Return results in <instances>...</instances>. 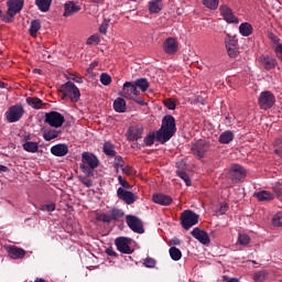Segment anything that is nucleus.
<instances>
[{
	"label": "nucleus",
	"mask_w": 282,
	"mask_h": 282,
	"mask_svg": "<svg viewBox=\"0 0 282 282\" xmlns=\"http://www.w3.org/2000/svg\"><path fill=\"white\" fill-rule=\"evenodd\" d=\"M176 131L175 118L171 115H166L162 119L161 128L156 131L158 142L165 144V142H169V140L175 135Z\"/></svg>",
	"instance_id": "nucleus-1"
},
{
	"label": "nucleus",
	"mask_w": 282,
	"mask_h": 282,
	"mask_svg": "<svg viewBox=\"0 0 282 282\" xmlns=\"http://www.w3.org/2000/svg\"><path fill=\"white\" fill-rule=\"evenodd\" d=\"M100 166V160L91 152L82 153V164L79 169L86 177H94V171Z\"/></svg>",
	"instance_id": "nucleus-2"
},
{
	"label": "nucleus",
	"mask_w": 282,
	"mask_h": 282,
	"mask_svg": "<svg viewBox=\"0 0 282 282\" xmlns=\"http://www.w3.org/2000/svg\"><path fill=\"white\" fill-rule=\"evenodd\" d=\"M59 91L63 100H65V98H69L72 102H78V100H80V90L72 82H66L62 85Z\"/></svg>",
	"instance_id": "nucleus-3"
},
{
	"label": "nucleus",
	"mask_w": 282,
	"mask_h": 282,
	"mask_svg": "<svg viewBox=\"0 0 282 282\" xmlns=\"http://www.w3.org/2000/svg\"><path fill=\"white\" fill-rule=\"evenodd\" d=\"M199 223V215L195 214L191 209H186L181 215V225L185 230H191L193 226Z\"/></svg>",
	"instance_id": "nucleus-4"
},
{
	"label": "nucleus",
	"mask_w": 282,
	"mask_h": 282,
	"mask_svg": "<svg viewBox=\"0 0 282 282\" xmlns=\"http://www.w3.org/2000/svg\"><path fill=\"white\" fill-rule=\"evenodd\" d=\"M275 102L276 98L274 97V94H272V91L270 90L262 91L258 99V105L260 109H263L264 111H268V109H272Z\"/></svg>",
	"instance_id": "nucleus-5"
},
{
	"label": "nucleus",
	"mask_w": 282,
	"mask_h": 282,
	"mask_svg": "<svg viewBox=\"0 0 282 282\" xmlns=\"http://www.w3.org/2000/svg\"><path fill=\"white\" fill-rule=\"evenodd\" d=\"M44 122L54 129H58L65 123V117L58 111L46 112Z\"/></svg>",
	"instance_id": "nucleus-6"
},
{
	"label": "nucleus",
	"mask_w": 282,
	"mask_h": 282,
	"mask_svg": "<svg viewBox=\"0 0 282 282\" xmlns=\"http://www.w3.org/2000/svg\"><path fill=\"white\" fill-rule=\"evenodd\" d=\"M23 113H25L23 106L14 105V106L9 107V109L7 110L6 119L9 122H19V120H21V118H23Z\"/></svg>",
	"instance_id": "nucleus-7"
},
{
	"label": "nucleus",
	"mask_w": 282,
	"mask_h": 282,
	"mask_svg": "<svg viewBox=\"0 0 282 282\" xmlns=\"http://www.w3.org/2000/svg\"><path fill=\"white\" fill-rule=\"evenodd\" d=\"M120 96L126 98V100H132L135 96H140V90H138L133 82H126L120 91Z\"/></svg>",
	"instance_id": "nucleus-8"
},
{
	"label": "nucleus",
	"mask_w": 282,
	"mask_h": 282,
	"mask_svg": "<svg viewBox=\"0 0 282 282\" xmlns=\"http://www.w3.org/2000/svg\"><path fill=\"white\" fill-rule=\"evenodd\" d=\"M231 182H235L236 184H239V182H242L246 180V176L248 175V172L243 166L239 164L231 165V170L229 172Z\"/></svg>",
	"instance_id": "nucleus-9"
},
{
	"label": "nucleus",
	"mask_w": 282,
	"mask_h": 282,
	"mask_svg": "<svg viewBox=\"0 0 282 282\" xmlns=\"http://www.w3.org/2000/svg\"><path fill=\"white\" fill-rule=\"evenodd\" d=\"M126 224L130 227V230H132V232H137L138 235H144V225H142V220H140L138 216H126Z\"/></svg>",
	"instance_id": "nucleus-10"
},
{
	"label": "nucleus",
	"mask_w": 282,
	"mask_h": 282,
	"mask_svg": "<svg viewBox=\"0 0 282 282\" xmlns=\"http://www.w3.org/2000/svg\"><path fill=\"white\" fill-rule=\"evenodd\" d=\"M131 238L127 237H118L115 240V246H117V250L122 252L123 254H133V249H131Z\"/></svg>",
	"instance_id": "nucleus-11"
},
{
	"label": "nucleus",
	"mask_w": 282,
	"mask_h": 282,
	"mask_svg": "<svg viewBox=\"0 0 282 282\" xmlns=\"http://www.w3.org/2000/svg\"><path fill=\"white\" fill-rule=\"evenodd\" d=\"M220 17H223L224 21L226 23H239V19L235 15V12H232V9H230L226 4H221L219 7Z\"/></svg>",
	"instance_id": "nucleus-12"
},
{
	"label": "nucleus",
	"mask_w": 282,
	"mask_h": 282,
	"mask_svg": "<svg viewBox=\"0 0 282 282\" xmlns=\"http://www.w3.org/2000/svg\"><path fill=\"white\" fill-rule=\"evenodd\" d=\"M142 133H144V128L141 124L132 126L128 130L127 140L137 142V140L142 139Z\"/></svg>",
	"instance_id": "nucleus-13"
},
{
	"label": "nucleus",
	"mask_w": 282,
	"mask_h": 282,
	"mask_svg": "<svg viewBox=\"0 0 282 282\" xmlns=\"http://www.w3.org/2000/svg\"><path fill=\"white\" fill-rule=\"evenodd\" d=\"M192 237L199 241V243H203V246H208L210 243V237L208 236V232L206 230L200 229L199 227L194 228L191 231Z\"/></svg>",
	"instance_id": "nucleus-14"
},
{
	"label": "nucleus",
	"mask_w": 282,
	"mask_h": 282,
	"mask_svg": "<svg viewBox=\"0 0 282 282\" xmlns=\"http://www.w3.org/2000/svg\"><path fill=\"white\" fill-rule=\"evenodd\" d=\"M191 150L194 155H196V158L202 160V158H204V155H206V153L208 152V145L204 141H198L191 144Z\"/></svg>",
	"instance_id": "nucleus-15"
},
{
	"label": "nucleus",
	"mask_w": 282,
	"mask_h": 282,
	"mask_svg": "<svg viewBox=\"0 0 282 282\" xmlns=\"http://www.w3.org/2000/svg\"><path fill=\"white\" fill-rule=\"evenodd\" d=\"M117 197L124 202V204H128V206H131V204L135 202V195L133 192L127 191L122 187L117 189Z\"/></svg>",
	"instance_id": "nucleus-16"
},
{
	"label": "nucleus",
	"mask_w": 282,
	"mask_h": 282,
	"mask_svg": "<svg viewBox=\"0 0 282 282\" xmlns=\"http://www.w3.org/2000/svg\"><path fill=\"white\" fill-rule=\"evenodd\" d=\"M163 51L165 54L173 56V54L177 53V41L174 37H167L163 42Z\"/></svg>",
	"instance_id": "nucleus-17"
},
{
	"label": "nucleus",
	"mask_w": 282,
	"mask_h": 282,
	"mask_svg": "<svg viewBox=\"0 0 282 282\" xmlns=\"http://www.w3.org/2000/svg\"><path fill=\"white\" fill-rule=\"evenodd\" d=\"M24 1L23 0H8L7 1V8L8 11L10 12V14H19V12H21V10H23V6H24Z\"/></svg>",
	"instance_id": "nucleus-18"
},
{
	"label": "nucleus",
	"mask_w": 282,
	"mask_h": 282,
	"mask_svg": "<svg viewBox=\"0 0 282 282\" xmlns=\"http://www.w3.org/2000/svg\"><path fill=\"white\" fill-rule=\"evenodd\" d=\"M51 153L55 158H65L69 153V148L65 143H58L51 148Z\"/></svg>",
	"instance_id": "nucleus-19"
},
{
	"label": "nucleus",
	"mask_w": 282,
	"mask_h": 282,
	"mask_svg": "<svg viewBox=\"0 0 282 282\" xmlns=\"http://www.w3.org/2000/svg\"><path fill=\"white\" fill-rule=\"evenodd\" d=\"M152 200L154 204H159V206H171L173 204V198L166 194H154L152 196Z\"/></svg>",
	"instance_id": "nucleus-20"
},
{
	"label": "nucleus",
	"mask_w": 282,
	"mask_h": 282,
	"mask_svg": "<svg viewBox=\"0 0 282 282\" xmlns=\"http://www.w3.org/2000/svg\"><path fill=\"white\" fill-rule=\"evenodd\" d=\"M7 252L11 259H23L25 257V250L17 246H9Z\"/></svg>",
	"instance_id": "nucleus-21"
},
{
	"label": "nucleus",
	"mask_w": 282,
	"mask_h": 282,
	"mask_svg": "<svg viewBox=\"0 0 282 282\" xmlns=\"http://www.w3.org/2000/svg\"><path fill=\"white\" fill-rule=\"evenodd\" d=\"M260 63L264 67V69H274L276 67V58L270 55H261Z\"/></svg>",
	"instance_id": "nucleus-22"
},
{
	"label": "nucleus",
	"mask_w": 282,
	"mask_h": 282,
	"mask_svg": "<svg viewBox=\"0 0 282 282\" xmlns=\"http://www.w3.org/2000/svg\"><path fill=\"white\" fill-rule=\"evenodd\" d=\"M76 12H80V7L76 6V3H74V1H67L64 4L63 17H72V14H76Z\"/></svg>",
	"instance_id": "nucleus-23"
},
{
	"label": "nucleus",
	"mask_w": 282,
	"mask_h": 282,
	"mask_svg": "<svg viewBox=\"0 0 282 282\" xmlns=\"http://www.w3.org/2000/svg\"><path fill=\"white\" fill-rule=\"evenodd\" d=\"M258 202H272L274 199V193L270 191H260L253 194Z\"/></svg>",
	"instance_id": "nucleus-24"
},
{
	"label": "nucleus",
	"mask_w": 282,
	"mask_h": 282,
	"mask_svg": "<svg viewBox=\"0 0 282 282\" xmlns=\"http://www.w3.org/2000/svg\"><path fill=\"white\" fill-rule=\"evenodd\" d=\"M43 139L45 142H52V140H56L58 135H61V130H54V129H45L42 131Z\"/></svg>",
	"instance_id": "nucleus-25"
},
{
	"label": "nucleus",
	"mask_w": 282,
	"mask_h": 282,
	"mask_svg": "<svg viewBox=\"0 0 282 282\" xmlns=\"http://www.w3.org/2000/svg\"><path fill=\"white\" fill-rule=\"evenodd\" d=\"M150 14H160L162 12V0H151L148 4Z\"/></svg>",
	"instance_id": "nucleus-26"
},
{
	"label": "nucleus",
	"mask_w": 282,
	"mask_h": 282,
	"mask_svg": "<svg viewBox=\"0 0 282 282\" xmlns=\"http://www.w3.org/2000/svg\"><path fill=\"white\" fill-rule=\"evenodd\" d=\"M232 140H235V133H232L230 130L224 131L218 138V142L220 144H230Z\"/></svg>",
	"instance_id": "nucleus-27"
},
{
	"label": "nucleus",
	"mask_w": 282,
	"mask_h": 282,
	"mask_svg": "<svg viewBox=\"0 0 282 282\" xmlns=\"http://www.w3.org/2000/svg\"><path fill=\"white\" fill-rule=\"evenodd\" d=\"M113 109L117 113H124L127 111V101L124 98L119 97L113 101Z\"/></svg>",
	"instance_id": "nucleus-28"
},
{
	"label": "nucleus",
	"mask_w": 282,
	"mask_h": 282,
	"mask_svg": "<svg viewBox=\"0 0 282 282\" xmlns=\"http://www.w3.org/2000/svg\"><path fill=\"white\" fill-rule=\"evenodd\" d=\"M22 149H24L26 151V153H37L39 152V142L25 141L22 144Z\"/></svg>",
	"instance_id": "nucleus-29"
},
{
	"label": "nucleus",
	"mask_w": 282,
	"mask_h": 282,
	"mask_svg": "<svg viewBox=\"0 0 282 282\" xmlns=\"http://www.w3.org/2000/svg\"><path fill=\"white\" fill-rule=\"evenodd\" d=\"M35 6L40 10V12H50V8L52 7V0H35Z\"/></svg>",
	"instance_id": "nucleus-30"
},
{
	"label": "nucleus",
	"mask_w": 282,
	"mask_h": 282,
	"mask_svg": "<svg viewBox=\"0 0 282 282\" xmlns=\"http://www.w3.org/2000/svg\"><path fill=\"white\" fill-rule=\"evenodd\" d=\"M253 28L252 24L248 23V22H243L239 25V32L241 34V36H250L253 32Z\"/></svg>",
	"instance_id": "nucleus-31"
},
{
	"label": "nucleus",
	"mask_w": 282,
	"mask_h": 282,
	"mask_svg": "<svg viewBox=\"0 0 282 282\" xmlns=\"http://www.w3.org/2000/svg\"><path fill=\"white\" fill-rule=\"evenodd\" d=\"M26 104L33 109H41L43 107V100L39 99V97H28Z\"/></svg>",
	"instance_id": "nucleus-32"
},
{
	"label": "nucleus",
	"mask_w": 282,
	"mask_h": 282,
	"mask_svg": "<svg viewBox=\"0 0 282 282\" xmlns=\"http://www.w3.org/2000/svg\"><path fill=\"white\" fill-rule=\"evenodd\" d=\"M135 88L141 89V91H147L149 89V80L147 78H139L135 82H133Z\"/></svg>",
	"instance_id": "nucleus-33"
},
{
	"label": "nucleus",
	"mask_w": 282,
	"mask_h": 282,
	"mask_svg": "<svg viewBox=\"0 0 282 282\" xmlns=\"http://www.w3.org/2000/svg\"><path fill=\"white\" fill-rule=\"evenodd\" d=\"M169 253L172 261H180L182 259V250L177 249V247H171Z\"/></svg>",
	"instance_id": "nucleus-34"
},
{
	"label": "nucleus",
	"mask_w": 282,
	"mask_h": 282,
	"mask_svg": "<svg viewBox=\"0 0 282 282\" xmlns=\"http://www.w3.org/2000/svg\"><path fill=\"white\" fill-rule=\"evenodd\" d=\"M104 153L110 158H116V148L111 144V142L104 143Z\"/></svg>",
	"instance_id": "nucleus-35"
},
{
	"label": "nucleus",
	"mask_w": 282,
	"mask_h": 282,
	"mask_svg": "<svg viewBox=\"0 0 282 282\" xmlns=\"http://www.w3.org/2000/svg\"><path fill=\"white\" fill-rule=\"evenodd\" d=\"M39 30H41V20L31 21V25H30L31 36H36V34L39 33Z\"/></svg>",
	"instance_id": "nucleus-36"
},
{
	"label": "nucleus",
	"mask_w": 282,
	"mask_h": 282,
	"mask_svg": "<svg viewBox=\"0 0 282 282\" xmlns=\"http://www.w3.org/2000/svg\"><path fill=\"white\" fill-rule=\"evenodd\" d=\"M202 3L208 10H217L219 8V0H202Z\"/></svg>",
	"instance_id": "nucleus-37"
},
{
	"label": "nucleus",
	"mask_w": 282,
	"mask_h": 282,
	"mask_svg": "<svg viewBox=\"0 0 282 282\" xmlns=\"http://www.w3.org/2000/svg\"><path fill=\"white\" fill-rule=\"evenodd\" d=\"M121 217H124V212L118 208H112L110 210V220L111 221H118Z\"/></svg>",
	"instance_id": "nucleus-38"
},
{
	"label": "nucleus",
	"mask_w": 282,
	"mask_h": 282,
	"mask_svg": "<svg viewBox=\"0 0 282 282\" xmlns=\"http://www.w3.org/2000/svg\"><path fill=\"white\" fill-rule=\"evenodd\" d=\"M155 138L158 139V132H150L144 139L143 142L145 147H153L155 142Z\"/></svg>",
	"instance_id": "nucleus-39"
},
{
	"label": "nucleus",
	"mask_w": 282,
	"mask_h": 282,
	"mask_svg": "<svg viewBox=\"0 0 282 282\" xmlns=\"http://www.w3.org/2000/svg\"><path fill=\"white\" fill-rule=\"evenodd\" d=\"M238 44H239V42L237 41L236 36L227 34V36L225 39L226 47H237Z\"/></svg>",
	"instance_id": "nucleus-40"
},
{
	"label": "nucleus",
	"mask_w": 282,
	"mask_h": 282,
	"mask_svg": "<svg viewBox=\"0 0 282 282\" xmlns=\"http://www.w3.org/2000/svg\"><path fill=\"white\" fill-rule=\"evenodd\" d=\"M176 175H177V177L183 180V182H185L186 186L192 185L191 176H188V174L185 171L178 170V171H176Z\"/></svg>",
	"instance_id": "nucleus-41"
},
{
	"label": "nucleus",
	"mask_w": 282,
	"mask_h": 282,
	"mask_svg": "<svg viewBox=\"0 0 282 282\" xmlns=\"http://www.w3.org/2000/svg\"><path fill=\"white\" fill-rule=\"evenodd\" d=\"M238 243L240 246H248V243H250V236H248L246 234H239Z\"/></svg>",
	"instance_id": "nucleus-42"
},
{
	"label": "nucleus",
	"mask_w": 282,
	"mask_h": 282,
	"mask_svg": "<svg viewBox=\"0 0 282 282\" xmlns=\"http://www.w3.org/2000/svg\"><path fill=\"white\" fill-rule=\"evenodd\" d=\"M100 83L101 85H104L105 87H108V85H111V77L109 74L107 73H102L100 75Z\"/></svg>",
	"instance_id": "nucleus-43"
},
{
	"label": "nucleus",
	"mask_w": 282,
	"mask_h": 282,
	"mask_svg": "<svg viewBox=\"0 0 282 282\" xmlns=\"http://www.w3.org/2000/svg\"><path fill=\"white\" fill-rule=\"evenodd\" d=\"M227 54L230 56V58H237L239 56V51L237 50V46H227Z\"/></svg>",
	"instance_id": "nucleus-44"
},
{
	"label": "nucleus",
	"mask_w": 282,
	"mask_h": 282,
	"mask_svg": "<svg viewBox=\"0 0 282 282\" xmlns=\"http://www.w3.org/2000/svg\"><path fill=\"white\" fill-rule=\"evenodd\" d=\"M274 152L282 158V139H276L274 143Z\"/></svg>",
	"instance_id": "nucleus-45"
},
{
	"label": "nucleus",
	"mask_w": 282,
	"mask_h": 282,
	"mask_svg": "<svg viewBox=\"0 0 282 282\" xmlns=\"http://www.w3.org/2000/svg\"><path fill=\"white\" fill-rule=\"evenodd\" d=\"M265 276H267L265 271H258L253 275V281L256 282L265 281Z\"/></svg>",
	"instance_id": "nucleus-46"
},
{
	"label": "nucleus",
	"mask_w": 282,
	"mask_h": 282,
	"mask_svg": "<svg viewBox=\"0 0 282 282\" xmlns=\"http://www.w3.org/2000/svg\"><path fill=\"white\" fill-rule=\"evenodd\" d=\"M97 220L104 221V224H111V216L102 213L97 216Z\"/></svg>",
	"instance_id": "nucleus-47"
},
{
	"label": "nucleus",
	"mask_w": 282,
	"mask_h": 282,
	"mask_svg": "<svg viewBox=\"0 0 282 282\" xmlns=\"http://www.w3.org/2000/svg\"><path fill=\"white\" fill-rule=\"evenodd\" d=\"M109 21L110 20L105 19L104 22L100 24L99 26L100 34H107V30H109Z\"/></svg>",
	"instance_id": "nucleus-48"
},
{
	"label": "nucleus",
	"mask_w": 282,
	"mask_h": 282,
	"mask_svg": "<svg viewBox=\"0 0 282 282\" xmlns=\"http://www.w3.org/2000/svg\"><path fill=\"white\" fill-rule=\"evenodd\" d=\"M14 17H17V14L10 13V11H7L6 15H2V21L4 23H12L14 21Z\"/></svg>",
	"instance_id": "nucleus-49"
},
{
	"label": "nucleus",
	"mask_w": 282,
	"mask_h": 282,
	"mask_svg": "<svg viewBox=\"0 0 282 282\" xmlns=\"http://www.w3.org/2000/svg\"><path fill=\"white\" fill-rule=\"evenodd\" d=\"M89 177L90 176H79V182H82V184H84V186L87 188L91 187L94 184Z\"/></svg>",
	"instance_id": "nucleus-50"
},
{
	"label": "nucleus",
	"mask_w": 282,
	"mask_h": 282,
	"mask_svg": "<svg viewBox=\"0 0 282 282\" xmlns=\"http://www.w3.org/2000/svg\"><path fill=\"white\" fill-rule=\"evenodd\" d=\"M41 210H46V213H54L56 210V204L51 203V204L42 205Z\"/></svg>",
	"instance_id": "nucleus-51"
},
{
	"label": "nucleus",
	"mask_w": 282,
	"mask_h": 282,
	"mask_svg": "<svg viewBox=\"0 0 282 282\" xmlns=\"http://www.w3.org/2000/svg\"><path fill=\"white\" fill-rule=\"evenodd\" d=\"M164 106L166 107V109H170V111H173L175 110L176 104L174 99H165Z\"/></svg>",
	"instance_id": "nucleus-52"
},
{
	"label": "nucleus",
	"mask_w": 282,
	"mask_h": 282,
	"mask_svg": "<svg viewBox=\"0 0 282 282\" xmlns=\"http://www.w3.org/2000/svg\"><path fill=\"white\" fill-rule=\"evenodd\" d=\"M143 265H144L145 268H155L156 261H155V259H153V258H147V259L143 261Z\"/></svg>",
	"instance_id": "nucleus-53"
},
{
	"label": "nucleus",
	"mask_w": 282,
	"mask_h": 282,
	"mask_svg": "<svg viewBox=\"0 0 282 282\" xmlns=\"http://www.w3.org/2000/svg\"><path fill=\"white\" fill-rule=\"evenodd\" d=\"M113 166L122 169L124 166V160L120 155H115Z\"/></svg>",
	"instance_id": "nucleus-54"
},
{
	"label": "nucleus",
	"mask_w": 282,
	"mask_h": 282,
	"mask_svg": "<svg viewBox=\"0 0 282 282\" xmlns=\"http://www.w3.org/2000/svg\"><path fill=\"white\" fill-rule=\"evenodd\" d=\"M94 43L96 45H98L100 43V37H98V35H90L87 40V45H94Z\"/></svg>",
	"instance_id": "nucleus-55"
},
{
	"label": "nucleus",
	"mask_w": 282,
	"mask_h": 282,
	"mask_svg": "<svg viewBox=\"0 0 282 282\" xmlns=\"http://www.w3.org/2000/svg\"><path fill=\"white\" fill-rule=\"evenodd\" d=\"M273 226H282V212H279L274 217H273Z\"/></svg>",
	"instance_id": "nucleus-56"
},
{
	"label": "nucleus",
	"mask_w": 282,
	"mask_h": 282,
	"mask_svg": "<svg viewBox=\"0 0 282 282\" xmlns=\"http://www.w3.org/2000/svg\"><path fill=\"white\" fill-rule=\"evenodd\" d=\"M132 100L137 102V105H140L141 107H147V101L144 100V98L140 97L139 95L135 96Z\"/></svg>",
	"instance_id": "nucleus-57"
},
{
	"label": "nucleus",
	"mask_w": 282,
	"mask_h": 282,
	"mask_svg": "<svg viewBox=\"0 0 282 282\" xmlns=\"http://www.w3.org/2000/svg\"><path fill=\"white\" fill-rule=\"evenodd\" d=\"M118 182L123 188H131V185L129 182H127V180L122 178V175L118 176Z\"/></svg>",
	"instance_id": "nucleus-58"
},
{
	"label": "nucleus",
	"mask_w": 282,
	"mask_h": 282,
	"mask_svg": "<svg viewBox=\"0 0 282 282\" xmlns=\"http://www.w3.org/2000/svg\"><path fill=\"white\" fill-rule=\"evenodd\" d=\"M273 195L274 197H281L282 195V191H281V187L280 186H273Z\"/></svg>",
	"instance_id": "nucleus-59"
},
{
	"label": "nucleus",
	"mask_w": 282,
	"mask_h": 282,
	"mask_svg": "<svg viewBox=\"0 0 282 282\" xmlns=\"http://www.w3.org/2000/svg\"><path fill=\"white\" fill-rule=\"evenodd\" d=\"M122 173H124V175H131V173H133V169H131V166H127V167H121Z\"/></svg>",
	"instance_id": "nucleus-60"
},
{
	"label": "nucleus",
	"mask_w": 282,
	"mask_h": 282,
	"mask_svg": "<svg viewBox=\"0 0 282 282\" xmlns=\"http://www.w3.org/2000/svg\"><path fill=\"white\" fill-rule=\"evenodd\" d=\"M227 212H228V205H227L226 203H223V204L220 205L219 213H220L221 215H225V213H227Z\"/></svg>",
	"instance_id": "nucleus-61"
},
{
	"label": "nucleus",
	"mask_w": 282,
	"mask_h": 282,
	"mask_svg": "<svg viewBox=\"0 0 282 282\" xmlns=\"http://www.w3.org/2000/svg\"><path fill=\"white\" fill-rule=\"evenodd\" d=\"M269 39H270V41H272V43H279V36H276V35H274V33H271L270 35H269Z\"/></svg>",
	"instance_id": "nucleus-62"
},
{
	"label": "nucleus",
	"mask_w": 282,
	"mask_h": 282,
	"mask_svg": "<svg viewBox=\"0 0 282 282\" xmlns=\"http://www.w3.org/2000/svg\"><path fill=\"white\" fill-rule=\"evenodd\" d=\"M106 254H108V257H116V251L111 248L106 249Z\"/></svg>",
	"instance_id": "nucleus-63"
},
{
	"label": "nucleus",
	"mask_w": 282,
	"mask_h": 282,
	"mask_svg": "<svg viewBox=\"0 0 282 282\" xmlns=\"http://www.w3.org/2000/svg\"><path fill=\"white\" fill-rule=\"evenodd\" d=\"M9 169L6 165H0V173H8Z\"/></svg>",
	"instance_id": "nucleus-64"
}]
</instances>
